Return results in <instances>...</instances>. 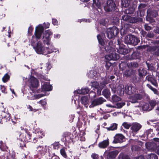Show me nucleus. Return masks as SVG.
Masks as SVG:
<instances>
[{
    "instance_id": "58",
    "label": "nucleus",
    "mask_w": 159,
    "mask_h": 159,
    "mask_svg": "<svg viewBox=\"0 0 159 159\" xmlns=\"http://www.w3.org/2000/svg\"><path fill=\"white\" fill-rule=\"evenodd\" d=\"M149 103L151 106L152 107H153L156 104V102L154 100H152L150 101L149 102Z\"/></svg>"
},
{
    "instance_id": "34",
    "label": "nucleus",
    "mask_w": 159,
    "mask_h": 159,
    "mask_svg": "<svg viewBox=\"0 0 159 159\" xmlns=\"http://www.w3.org/2000/svg\"><path fill=\"white\" fill-rule=\"evenodd\" d=\"M147 159H158L157 156L154 153H151L147 156Z\"/></svg>"
},
{
    "instance_id": "1",
    "label": "nucleus",
    "mask_w": 159,
    "mask_h": 159,
    "mask_svg": "<svg viewBox=\"0 0 159 159\" xmlns=\"http://www.w3.org/2000/svg\"><path fill=\"white\" fill-rule=\"evenodd\" d=\"M43 27L41 24L39 25L35 28V37L33 36L31 40V45L36 52L38 54L45 55L52 52V50H49L44 46L43 43L39 41L43 32Z\"/></svg>"
},
{
    "instance_id": "23",
    "label": "nucleus",
    "mask_w": 159,
    "mask_h": 159,
    "mask_svg": "<svg viewBox=\"0 0 159 159\" xmlns=\"http://www.w3.org/2000/svg\"><path fill=\"white\" fill-rule=\"evenodd\" d=\"M122 19L123 20L126 21H130V20H132V21L130 22L131 23H135L137 21V20H136L135 17L131 18L128 15L123 16H122Z\"/></svg>"
},
{
    "instance_id": "55",
    "label": "nucleus",
    "mask_w": 159,
    "mask_h": 159,
    "mask_svg": "<svg viewBox=\"0 0 159 159\" xmlns=\"http://www.w3.org/2000/svg\"><path fill=\"white\" fill-rule=\"evenodd\" d=\"M107 23V21L105 19H102L100 21V24L103 26L105 25Z\"/></svg>"
},
{
    "instance_id": "25",
    "label": "nucleus",
    "mask_w": 159,
    "mask_h": 159,
    "mask_svg": "<svg viewBox=\"0 0 159 159\" xmlns=\"http://www.w3.org/2000/svg\"><path fill=\"white\" fill-rule=\"evenodd\" d=\"M109 144L108 140H105L102 141L99 143L98 144V146L101 148H104L107 147Z\"/></svg>"
},
{
    "instance_id": "43",
    "label": "nucleus",
    "mask_w": 159,
    "mask_h": 159,
    "mask_svg": "<svg viewBox=\"0 0 159 159\" xmlns=\"http://www.w3.org/2000/svg\"><path fill=\"white\" fill-rule=\"evenodd\" d=\"M149 105L148 103H145L142 106V108L143 111H149Z\"/></svg>"
},
{
    "instance_id": "24",
    "label": "nucleus",
    "mask_w": 159,
    "mask_h": 159,
    "mask_svg": "<svg viewBox=\"0 0 159 159\" xmlns=\"http://www.w3.org/2000/svg\"><path fill=\"white\" fill-rule=\"evenodd\" d=\"M89 91V89L88 88H85L81 89V90H78L74 92L75 94L76 93L80 94H86Z\"/></svg>"
},
{
    "instance_id": "2",
    "label": "nucleus",
    "mask_w": 159,
    "mask_h": 159,
    "mask_svg": "<svg viewBox=\"0 0 159 159\" xmlns=\"http://www.w3.org/2000/svg\"><path fill=\"white\" fill-rule=\"evenodd\" d=\"M52 34V33L49 30H46L43 33L42 39V41L44 43V44L46 43L48 46V47H46V48H48V49L49 50H52V52L49 53L53 52H56L57 51H59L58 50H56V49L55 48L50 42V39L49 36Z\"/></svg>"
},
{
    "instance_id": "54",
    "label": "nucleus",
    "mask_w": 159,
    "mask_h": 159,
    "mask_svg": "<svg viewBox=\"0 0 159 159\" xmlns=\"http://www.w3.org/2000/svg\"><path fill=\"white\" fill-rule=\"evenodd\" d=\"M28 108L29 110L30 111H32L34 112H36L38 110V109H33L32 107L30 105L28 106Z\"/></svg>"
},
{
    "instance_id": "29",
    "label": "nucleus",
    "mask_w": 159,
    "mask_h": 159,
    "mask_svg": "<svg viewBox=\"0 0 159 159\" xmlns=\"http://www.w3.org/2000/svg\"><path fill=\"white\" fill-rule=\"evenodd\" d=\"M117 50L118 52L120 54L125 55L128 53L127 49L125 48H120Z\"/></svg>"
},
{
    "instance_id": "52",
    "label": "nucleus",
    "mask_w": 159,
    "mask_h": 159,
    "mask_svg": "<svg viewBox=\"0 0 159 159\" xmlns=\"http://www.w3.org/2000/svg\"><path fill=\"white\" fill-rule=\"evenodd\" d=\"M44 94H39L37 95H34V98L35 99H39L44 96Z\"/></svg>"
},
{
    "instance_id": "42",
    "label": "nucleus",
    "mask_w": 159,
    "mask_h": 159,
    "mask_svg": "<svg viewBox=\"0 0 159 159\" xmlns=\"http://www.w3.org/2000/svg\"><path fill=\"white\" fill-rule=\"evenodd\" d=\"M60 153L64 158H67V154L65 151V150L64 148H63L60 150Z\"/></svg>"
},
{
    "instance_id": "16",
    "label": "nucleus",
    "mask_w": 159,
    "mask_h": 159,
    "mask_svg": "<svg viewBox=\"0 0 159 159\" xmlns=\"http://www.w3.org/2000/svg\"><path fill=\"white\" fill-rule=\"evenodd\" d=\"M147 149L149 150H155L157 148V144L153 142H148L145 144Z\"/></svg>"
},
{
    "instance_id": "61",
    "label": "nucleus",
    "mask_w": 159,
    "mask_h": 159,
    "mask_svg": "<svg viewBox=\"0 0 159 159\" xmlns=\"http://www.w3.org/2000/svg\"><path fill=\"white\" fill-rule=\"evenodd\" d=\"M144 27L145 29L147 30H150L152 29L151 27L149 26L147 24L145 25Z\"/></svg>"
},
{
    "instance_id": "33",
    "label": "nucleus",
    "mask_w": 159,
    "mask_h": 159,
    "mask_svg": "<svg viewBox=\"0 0 159 159\" xmlns=\"http://www.w3.org/2000/svg\"><path fill=\"white\" fill-rule=\"evenodd\" d=\"M71 134L70 133H66L64 134V136L65 137V140L66 141L69 142L71 139Z\"/></svg>"
},
{
    "instance_id": "32",
    "label": "nucleus",
    "mask_w": 159,
    "mask_h": 159,
    "mask_svg": "<svg viewBox=\"0 0 159 159\" xmlns=\"http://www.w3.org/2000/svg\"><path fill=\"white\" fill-rule=\"evenodd\" d=\"M117 124L116 123H114L111 124L110 127L107 128L108 130H114L117 129Z\"/></svg>"
},
{
    "instance_id": "37",
    "label": "nucleus",
    "mask_w": 159,
    "mask_h": 159,
    "mask_svg": "<svg viewBox=\"0 0 159 159\" xmlns=\"http://www.w3.org/2000/svg\"><path fill=\"white\" fill-rule=\"evenodd\" d=\"M112 101L113 102H116L120 100V98L118 96L114 95L112 97Z\"/></svg>"
},
{
    "instance_id": "46",
    "label": "nucleus",
    "mask_w": 159,
    "mask_h": 159,
    "mask_svg": "<svg viewBox=\"0 0 159 159\" xmlns=\"http://www.w3.org/2000/svg\"><path fill=\"white\" fill-rule=\"evenodd\" d=\"M147 86L150 89L153 91L154 93L155 94H157V89L154 88H153L150 84H148L147 85Z\"/></svg>"
},
{
    "instance_id": "62",
    "label": "nucleus",
    "mask_w": 159,
    "mask_h": 159,
    "mask_svg": "<svg viewBox=\"0 0 159 159\" xmlns=\"http://www.w3.org/2000/svg\"><path fill=\"white\" fill-rule=\"evenodd\" d=\"M91 157L93 159H98V155L95 153L92 154Z\"/></svg>"
},
{
    "instance_id": "31",
    "label": "nucleus",
    "mask_w": 159,
    "mask_h": 159,
    "mask_svg": "<svg viewBox=\"0 0 159 159\" xmlns=\"http://www.w3.org/2000/svg\"><path fill=\"white\" fill-rule=\"evenodd\" d=\"M8 148L7 147L5 143L2 141H0V149L2 151H7Z\"/></svg>"
},
{
    "instance_id": "59",
    "label": "nucleus",
    "mask_w": 159,
    "mask_h": 159,
    "mask_svg": "<svg viewBox=\"0 0 159 159\" xmlns=\"http://www.w3.org/2000/svg\"><path fill=\"white\" fill-rule=\"evenodd\" d=\"M131 9L132 10V8H128L126 9L125 11V12L127 14H130L133 13V11L132 10H131Z\"/></svg>"
},
{
    "instance_id": "44",
    "label": "nucleus",
    "mask_w": 159,
    "mask_h": 159,
    "mask_svg": "<svg viewBox=\"0 0 159 159\" xmlns=\"http://www.w3.org/2000/svg\"><path fill=\"white\" fill-rule=\"evenodd\" d=\"M97 38L100 44L103 46L104 44V42L103 39H102L100 35L98 34L97 36Z\"/></svg>"
},
{
    "instance_id": "53",
    "label": "nucleus",
    "mask_w": 159,
    "mask_h": 159,
    "mask_svg": "<svg viewBox=\"0 0 159 159\" xmlns=\"http://www.w3.org/2000/svg\"><path fill=\"white\" fill-rule=\"evenodd\" d=\"M103 87V86L100 85V87L98 88H97V94L98 95H100L101 93V90L102 88Z\"/></svg>"
},
{
    "instance_id": "35",
    "label": "nucleus",
    "mask_w": 159,
    "mask_h": 159,
    "mask_svg": "<svg viewBox=\"0 0 159 159\" xmlns=\"http://www.w3.org/2000/svg\"><path fill=\"white\" fill-rule=\"evenodd\" d=\"M128 0H121V5L123 7H128L130 3Z\"/></svg>"
},
{
    "instance_id": "57",
    "label": "nucleus",
    "mask_w": 159,
    "mask_h": 159,
    "mask_svg": "<svg viewBox=\"0 0 159 159\" xmlns=\"http://www.w3.org/2000/svg\"><path fill=\"white\" fill-rule=\"evenodd\" d=\"M148 70L151 71H154L155 70L154 67L151 65H148Z\"/></svg>"
},
{
    "instance_id": "49",
    "label": "nucleus",
    "mask_w": 159,
    "mask_h": 159,
    "mask_svg": "<svg viewBox=\"0 0 159 159\" xmlns=\"http://www.w3.org/2000/svg\"><path fill=\"white\" fill-rule=\"evenodd\" d=\"M125 103L124 102H118L116 104V106L117 108H120L125 105Z\"/></svg>"
},
{
    "instance_id": "11",
    "label": "nucleus",
    "mask_w": 159,
    "mask_h": 159,
    "mask_svg": "<svg viewBox=\"0 0 159 159\" xmlns=\"http://www.w3.org/2000/svg\"><path fill=\"white\" fill-rule=\"evenodd\" d=\"M106 100L102 97H100L94 100L92 102V104L90 105V107H93L95 106L101 104L105 102Z\"/></svg>"
},
{
    "instance_id": "22",
    "label": "nucleus",
    "mask_w": 159,
    "mask_h": 159,
    "mask_svg": "<svg viewBox=\"0 0 159 159\" xmlns=\"http://www.w3.org/2000/svg\"><path fill=\"white\" fill-rule=\"evenodd\" d=\"M119 153L117 150L111 151L109 152L107 155V157L108 159H112L116 157Z\"/></svg>"
},
{
    "instance_id": "39",
    "label": "nucleus",
    "mask_w": 159,
    "mask_h": 159,
    "mask_svg": "<svg viewBox=\"0 0 159 159\" xmlns=\"http://www.w3.org/2000/svg\"><path fill=\"white\" fill-rule=\"evenodd\" d=\"M91 86L92 87H94L95 89L98 88L100 86L98 82L96 81L93 82L91 83Z\"/></svg>"
},
{
    "instance_id": "9",
    "label": "nucleus",
    "mask_w": 159,
    "mask_h": 159,
    "mask_svg": "<svg viewBox=\"0 0 159 159\" xmlns=\"http://www.w3.org/2000/svg\"><path fill=\"white\" fill-rule=\"evenodd\" d=\"M28 81L30 83V89L32 88H37L39 85L38 80L33 76H31L29 79Z\"/></svg>"
},
{
    "instance_id": "60",
    "label": "nucleus",
    "mask_w": 159,
    "mask_h": 159,
    "mask_svg": "<svg viewBox=\"0 0 159 159\" xmlns=\"http://www.w3.org/2000/svg\"><path fill=\"white\" fill-rule=\"evenodd\" d=\"M154 35L153 34L152 32H149L147 34V37L149 38H152L154 37Z\"/></svg>"
},
{
    "instance_id": "63",
    "label": "nucleus",
    "mask_w": 159,
    "mask_h": 159,
    "mask_svg": "<svg viewBox=\"0 0 159 159\" xmlns=\"http://www.w3.org/2000/svg\"><path fill=\"white\" fill-rule=\"evenodd\" d=\"M46 66L48 70H49L52 67V66L49 63H46Z\"/></svg>"
},
{
    "instance_id": "28",
    "label": "nucleus",
    "mask_w": 159,
    "mask_h": 159,
    "mask_svg": "<svg viewBox=\"0 0 159 159\" xmlns=\"http://www.w3.org/2000/svg\"><path fill=\"white\" fill-rule=\"evenodd\" d=\"M147 71L144 68H140L139 70V75L140 77H143L146 75Z\"/></svg>"
},
{
    "instance_id": "18",
    "label": "nucleus",
    "mask_w": 159,
    "mask_h": 159,
    "mask_svg": "<svg viewBox=\"0 0 159 159\" xmlns=\"http://www.w3.org/2000/svg\"><path fill=\"white\" fill-rule=\"evenodd\" d=\"M20 137L22 141L25 142L30 141L31 138L30 134L26 133L20 135Z\"/></svg>"
},
{
    "instance_id": "10",
    "label": "nucleus",
    "mask_w": 159,
    "mask_h": 159,
    "mask_svg": "<svg viewBox=\"0 0 159 159\" xmlns=\"http://www.w3.org/2000/svg\"><path fill=\"white\" fill-rule=\"evenodd\" d=\"M142 96L141 94L138 93H135L134 95L129 97L130 101L132 103L137 102L138 101L142 99Z\"/></svg>"
},
{
    "instance_id": "14",
    "label": "nucleus",
    "mask_w": 159,
    "mask_h": 159,
    "mask_svg": "<svg viewBox=\"0 0 159 159\" xmlns=\"http://www.w3.org/2000/svg\"><path fill=\"white\" fill-rule=\"evenodd\" d=\"M52 89V86L49 83L42 81V90L44 91H50Z\"/></svg>"
},
{
    "instance_id": "40",
    "label": "nucleus",
    "mask_w": 159,
    "mask_h": 159,
    "mask_svg": "<svg viewBox=\"0 0 159 159\" xmlns=\"http://www.w3.org/2000/svg\"><path fill=\"white\" fill-rule=\"evenodd\" d=\"M51 147L54 149H58L59 147L60 144L58 142H56L51 145Z\"/></svg>"
},
{
    "instance_id": "12",
    "label": "nucleus",
    "mask_w": 159,
    "mask_h": 159,
    "mask_svg": "<svg viewBox=\"0 0 159 159\" xmlns=\"http://www.w3.org/2000/svg\"><path fill=\"white\" fill-rule=\"evenodd\" d=\"M142 125L138 123H133L131 124L130 129L132 133H136L141 128Z\"/></svg>"
},
{
    "instance_id": "50",
    "label": "nucleus",
    "mask_w": 159,
    "mask_h": 159,
    "mask_svg": "<svg viewBox=\"0 0 159 159\" xmlns=\"http://www.w3.org/2000/svg\"><path fill=\"white\" fill-rule=\"evenodd\" d=\"M96 93L93 91L90 92L89 94V96L91 98H95L96 97Z\"/></svg>"
},
{
    "instance_id": "27",
    "label": "nucleus",
    "mask_w": 159,
    "mask_h": 159,
    "mask_svg": "<svg viewBox=\"0 0 159 159\" xmlns=\"http://www.w3.org/2000/svg\"><path fill=\"white\" fill-rule=\"evenodd\" d=\"M134 70H126L124 74V76L128 77L131 76L134 74Z\"/></svg>"
},
{
    "instance_id": "38",
    "label": "nucleus",
    "mask_w": 159,
    "mask_h": 159,
    "mask_svg": "<svg viewBox=\"0 0 159 159\" xmlns=\"http://www.w3.org/2000/svg\"><path fill=\"white\" fill-rule=\"evenodd\" d=\"M131 124L130 123L127 122H124L122 124V126L126 129H128L131 127Z\"/></svg>"
},
{
    "instance_id": "30",
    "label": "nucleus",
    "mask_w": 159,
    "mask_h": 159,
    "mask_svg": "<svg viewBox=\"0 0 159 159\" xmlns=\"http://www.w3.org/2000/svg\"><path fill=\"white\" fill-rule=\"evenodd\" d=\"M102 95L106 98H109L110 95V92L108 89H104L102 92Z\"/></svg>"
},
{
    "instance_id": "7",
    "label": "nucleus",
    "mask_w": 159,
    "mask_h": 159,
    "mask_svg": "<svg viewBox=\"0 0 159 159\" xmlns=\"http://www.w3.org/2000/svg\"><path fill=\"white\" fill-rule=\"evenodd\" d=\"M106 32L107 37L110 39L118 34L119 30L116 26H113L112 28L108 29Z\"/></svg>"
},
{
    "instance_id": "4",
    "label": "nucleus",
    "mask_w": 159,
    "mask_h": 159,
    "mask_svg": "<svg viewBox=\"0 0 159 159\" xmlns=\"http://www.w3.org/2000/svg\"><path fill=\"white\" fill-rule=\"evenodd\" d=\"M124 41L126 44H129L135 46L140 42V40L134 35L129 34L125 36L124 40Z\"/></svg>"
},
{
    "instance_id": "13",
    "label": "nucleus",
    "mask_w": 159,
    "mask_h": 159,
    "mask_svg": "<svg viewBox=\"0 0 159 159\" xmlns=\"http://www.w3.org/2000/svg\"><path fill=\"white\" fill-rule=\"evenodd\" d=\"M125 139V136L121 134H117L114 137L113 142L114 143H121Z\"/></svg>"
},
{
    "instance_id": "3",
    "label": "nucleus",
    "mask_w": 159,
    "mask_h": 159,
    "mask_svg": "<svg viewBox=\"0 0 159 159\" xmlns=\"http://www.w3.org/2000/svg\"><path fill=\"white\" fill-rule=\"evenodd\" d=\"M112 44V42H110L109 43V46H107L105 48V50L109 53L105 56V59L108 60H116L119 58V55L116 53V50L115 48L110 46V45Z\"/></svg>"
},
{
    "instance_id": "36",
    "label": "nucleus",
    "mask_w": 159,
    "mask_h": 159,
    "mask_svg": "<svg viewBox=\"0 0 159 159\" xmlns=\"http://www.w3.org/2000/svg\"><path fill=\"white\" fill-rule=\"evenodd\" d=\"M110 82V80L109 77H106L103 82H102L101 83V85L104 86Z\"/></svg>"
},
{
    "instance_id": "21",
    "label": "nucleus",
    "mask_w": 159,
    "mask_h": 159,
    "mask_svg": "<svg viewBox=\"0 0 159 159\" xmlns=\"http://www.w3.org/2000/svg\"><path fill=\"white\" fill-rule=\"evenodd\" d=\"M93 5L96 6L98 8L97 9L99 13H102L101 6L100 0H93Z\"/></svg>"
},
{
    "instance_id": "15",
    "label": "nucleus",
    "mask_w": 159,
    "mask_h": 159,
    "mask_svg": "<svg viewBox=\"0 0 159 159\" xmlns=\"http://www.w3.org/2000/svg\"><path fill=\"white\" fill-rule=\"evenodd\" d=\"M99 75V74L97 73L95 70H90L87 74L88 76L90 78L96 80Z\"/></svg>"
},
{
    "instance_id": "48",
    "label": "nucleus",
    "mask_w": 159,
    "mask_h": 159,
    "mask_svg": "<svg viewBox=\"0 0 159 159\" xmlns=\"http://www.w3.org/2000/svg\"><path fill=\"white\" fill-rule=\"evenodd\" d=\"M132 80L133 82L136 83L137 82L138 80V79H139V78H138L136 75H135L134 73L132 76Z\"/></svg>"
},
{
    "instance_id": "64",
    "label": "nucleus",
    "mask_w": 159,
    "mask_h": 159,
    "mask_svg": "<svg viewBox=\"0 0 159 159\" xmlns=\"http://www.w3.org/2000/svg\"><path fill=\"white\" fill-rule=\"evenodd\" d=\"M33 28L32 26H30L28 30V33L29 34H31L33 30Z\"/></svg>"
},
{
    "instance_id": "45",
    "label": "nucleus",
    "mask_w": 159,
    "mask_h": 159,
    "mask_svg": "<svg viewBox=\"0 0 159 159\" xmlns=\"http://www.w3.org/2000/svg\"><path fill=\"white\" fill-rule=\"evenodd\" d=\"M109 86L113 92L114 93H115L116 91V85L115 84H111L109 85Z\"/></svg>"
},
{
    "instance_id": "5",
    "label": "nucleus",
    "mask_w": 159,
    "mask_h": 159,
    "mask_svg": "<svg viewBox=\"0 0 159 159\" xmlns=\"http://www.w3.org/2000/svg\"><path fill=\"white\" fill-rule=\"evenodd\" d=\"M137 90V89L135 85L131 84L126 86L125 90H124V88H122L120 90V92L121 94H123L124 93L125 91L127 94H130L135 93Z\"/></svg>"
},
{
    "instance_id": "17",
    "label": "nucleus",
    "mask_w": 159,
    "mask_h": 159,
    "mask_svg": "<svg viewBox=\"0 0 159 159\" xmlns=\"http://www.w3.org/2000/svg\"><path fill=\"white\" fill-rule=\"evenodd\" d=\"M38 152L41 155H44L47 151V148L46 146L39 145L37 148Z\"/></svg>"
},
{
    "instance_id": "20",
    "label": "nucleus",
    "mask_w": 159,
    "mask_h": 159,
    "mask_svg": "<svg viewBox=\"0 0 159 159\" xmlns=\"http://www.w3.org/2000/svg\"><path fill=\"white\" fill-rule=\"evenodd\" d=\"M146 80L150 82L153 85L155 86H157V83L155 79L152 77L151 75H148L146 77Z\"/></svg>"
},
{
    "instance_id": "26",
    "label": "nucleus",
    "mask_w": 159,
    "mask_h": 159,
    "mask_svg": "<svg viewBox=\"0 0 159 159\" xmlns=\"http://www.w3.org/2000/svg\"><path fill=\"white\" fill-rule=\"evenodd\" d=\"M80 102L82 104H84L86 107H87V104L89 102L88 98L86 96H83L81 97Z\"/></svg>"
},
{
    "instance_id": "6",
    "label": "nucleus",
    "mask_w": 159,
    "mask_h": 159,
    "mask_svg": "<svg viewBox=\"0 0 159 159\" xmlns=\"http://www.w3.org/2000/svg\"><path fill=\"white\" fill-rule=\"evenodd\" d=\"M139 49H145L147 48L148 51L152 52V53L157 56H159V48L153 46H149L147 45H143L139 46Z\"/></svg>"
},
{
    "instance_id": "47",
    "label": "nucleus",
    "mask_w": 159,
    "mask_h": 159,
    "mask_svg": "<svg viewBox=\"0 0 159 159\" xmlns=\"http://www.w3.org/2000/svg\"><path fill=\"white\" fill-rule=\"evenodd\" d=\"M146 5L144 4H141L138 7L139 11L141 12L143 10V8L145 7Z\"/></svg>"
},
{
    "instance_id": "56",
    "label": "nucleus",
    "mask_w": 159,
    "mask_h": 159,
    "mask_svg": "<svg viewBox=\"0 0 159 159\" xmlns=\"http://www.w3.org/2000/svg\"><path fill=\"white\" fill-rule=\"evenodd\" d=\"M111 65V63L110 62H106L105 65V67L106 69L107 70H109Z\"/></svg>"
},
{
    "instance_id": "41",
    "label": "nucleus",
    "mask_w": 159,
    "mask_h": 159,
    "mask_svg": "<svg viewBox=\"0 0 159 159\" xmlns=\"http://www.w3.org/2000/svg\"><path fill=\"white\" fill-rule=\"evenodd\" d=\"M10 76L7 74H6L2 78V81L4 82H6L9 79Z\"/></svg>"
},
{
    "instance_id": "19",
    "label": "nucleus",
    "mask_w": 159,
    "mask_h": 159,
    "mask_svg": "<svg viewBox=\"0 0 159 159\" xmlns=\"http://www.w3.org/2000/svg\"><path fill=\"white\" fill-rule=\"evenodd\" d=\"M147 16L150 17H156L158 15L157 11L155 10H152L150 9H148L147 11Z\"/></svg>"
},
{
    "instance_id": "51",
    "label": "nucleus",
    "mask_w": 159,
    "mask_h": 159,
    "mask_svg": "<svg viewBox=\"0 0 159 159\" xmlns=\"http://www.w3.org/2000/svg\"><path fill=\"white\" fill-rule=\"evenodd\" d=\"M38 103L41 104L42 106L45 105L47 103L45 99L41 100L39 102H38Z\"/></svg>"
},
{
    "instance_id": "8",
    "label": "nucleus",
    "mask_w": 159,
    "mask_h": 159,
    "mask_svg": "<svg viewBox=\"0 0 159 159\" xmlns=\"http://www.w3.org/2000/svg\"><path fill=\"white\" fill-rule=\"evenodd\" d=\"M116 6L113 0H107L104 4V8L106 11H110L115 9Z\"/></svg>"
}]
</instances>
